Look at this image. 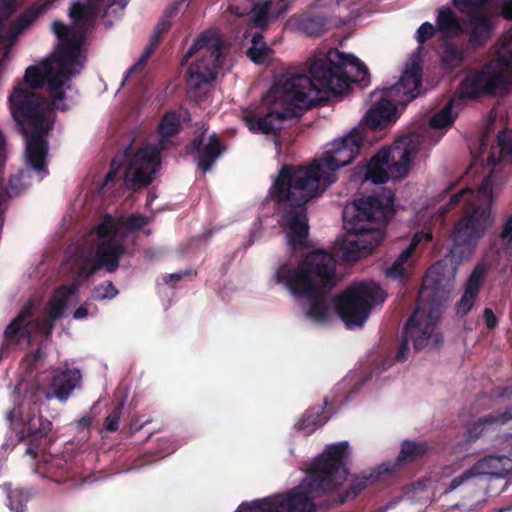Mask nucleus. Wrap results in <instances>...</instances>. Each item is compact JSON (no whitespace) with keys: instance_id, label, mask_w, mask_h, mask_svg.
<instances>
[{"instance_id":"nucleus-40","label":"nucleus","mask_w":512,"mask_h":512,"mask_svg":"<svg viewBox=\"0 0 512 512\" xmlns=\"http://www.w3.org/2000/svg\"><path fill=\"white\" fill-rule=\"evenodd\" d=\"M100 270L94 258L84 257L78 264L73 281L83 282L88 281L93 275Z\"/></svg>"},{"instance_id":"nucleus-7","label":"nucleus","mask_w":512,"mask_h":512,"mask_svg":"<svg viewBox=\"0 0 512 512\" xmlns=\"http://www.w3.org/2000/svg\"><path fill=\"white\" fill-rule=\"evenodd\" d=\"M273 279L276 284H283L287 289L332 290L336 285V260L329 252L322 249L314 250L309 252L297 267L281 265Z\"/></svg>"},{"instance_id":"nucleus-42","label":"nucleus","mask_w":512,"mask_h":512,"mask_svg":"<svg viewBox=\"0 0 512 512\" xmlns=\"http://www.w3.org/2000/svg\"><path fill=\"white\" fill-rule=\"evenodd\" d=\"M8 495L9 508L13 512H26V503L29 499L28 494L23 489H11L10 485H5Z\"/></svg>"},{"instance_id":"nucleus-37","label":"nucleus","mask_w":512,"mask_h":512,"mask_svg":"<svg viewBox=\"0 0 512 512\" xmlns=\"http://www.w3.org/2000/svg\"><path fill=\"white\" fill-rule=\"evenodd\" d=\"M493 425H501L498 411H493L492 413L478 418L475 422L470 423L467 427V440L475 441L482 435L487 426Z\"/></svg>"},{"instance_id":"nucleus-33","label":"nucleus","mask_w":512,"mask_h":512,"mask_svg":"<svg viewBox=\"0 0 512 512\" xmlns=\"http://www.w3.org/2000/svg\"><path fill=\"white\" fill-rule=\"evenodd\" d=\"M410 167L411 158L408 149L391 151L389 164L387 165L389 178L402 179L406 177Z\"/></svg>"},{"instance_id":"nucleus-57","label":"nucleus","mask_w":512,"mask_h":512,"mask_svg":"<svg viewBox=\"0 0 512 512\" xmlns=\"http://www.w3.org/2000/svg\"><path fill=\"white\" fill-rule=\"evenodd\" d=\"M92 300L89 298L87 299L81 306H79L73 313V317L75 319H84L86 318L90 312L88 310V307L91 305ZM98 312L97 306H94L93 312H91V315H95Z\"/></svg>"},{"instance_id":"nucleus-29","label":"nucleus","mask_w":512,"mask_h":512,"mask_svg":"<svg viewBox=\"0 0 512 512\" xmlns=\"http://www.w3.org/2000/svg\"><path fill=\"white\" fill-rule=\"evenodd\" d=\"M391 150L381 148L367 163L364 179L374 184H385L390 178L387 165L389 164Z\"/></svg>"},{"instance_id":"nucleus-22","label":"nucleus","mask_w":512,"mask_h":512,"mask_svg":"<svg viewBox=\"0 0 512 512\" xmlns=\"http://www.w3.org/2000/svg\"><path fill=\"white\" fill-rule=\"evenodd\" d=\"M130 254L121 239L114 236L103 241L95 252V261L100 269L105 268L108 273H114L119 268L122 256Z\"/></svg>"},{"instance_id":"nucleus-55","label":"nucleus","mask_w":512,"mask_h":512,"mask_svg":"<svg viewBox=\"0 0 512 512\" xmlns=\"http://www.w3.org/2000/svg\"><path fill=\"white\" fill-rule=\"evenodd\" d=\"M499 238L507 247L512 243V214L506 218L499 234Z\"/></svg>"},{"instance_id":"nucleus-23","label":"nucleus","mask_w":512,"mask_h":512,"mask_svg":"<svg viewBox=\"0 0 512 512\" xmlns=\"http://www.w3.org/2000/svg\"><path fill=\"white\" fill-rule=\"evenodd\" d=\"M57 0H36L22 12L7 28V36L11 41L16 40L20 34L30 28L42 15L47 13Z\"/></svg>"},{"instance_id":"nucleus-36","label":"nucleus","mask_w":512,"mask_h":512,"mask_svg":"<svg viewBox=\"0 0 512 512\" xmlns=\"http://www.w3.org/2000/svg\"><path fill=\"white\" fill-rule=\"evenodd\" d=\"M437 28L449 35H457L462 31L460 21L456 13L449 7H441L438 10Z\"/></svg>"},{"instance_id":"nucleus-18","label":"nucleus","mask_w":512,"mask_h":512,"mask_svg":"<svg viewBox=\"0 0 512 512\" xmlns=\"http://www.w3.org/2000/svg\"><path fill=\"white\" fill-rule=\"evenodd\" d=\"M51 128L52 125L21 133L26 140L27 162L32 169L37 172H47L46 158L48 155V142L45 136Z\"/></svg>"},{"instance_id":"nucleus-62","label":"nucleus","mask_w":512,"mask_h":512,"mask_svg":"<svg viewBox=\"0 0 512 512\" xmlns=\"http://www.w3.org/2000/svg\"><path fill=\"white\" fill-rule=\"evenodd\" d=\"M98 238L105 239L112 234V226L107 223H101L96 228Z\"/></svg>"},{"instance_id":"nucleus-47","label":"nucleus","mask_w":512,"mask_h":512,"mask_svg":"<svg viewBox=\"0 0 512 512\" xmlns=\"http://www.w3.org/2000/svg\"><path fill=\"white\" fill-rule=\"evenodd\" d=\"M477 298H478L477 294H474V293L468 294L467 290H464V293L462 294V296L456 306L457 315L461 316V317L467 315L474 307L475 300Z\"/></svg>"},{"instance_id":"nucleus-64","label":"nucleus","mask_w":512,"mask_h":512,"mask_svg":"<svg viewBox=\"0 0 512 512\" xmlns=\"http://www.w3.org/2000/svg\"><path fill=\"white\" fill-rule=\"evenodd\" d=\"M501 15L506 20H512V0L504 2L501 8Z\"/></svg>"},{"instance_id":"nucleus-32","label":"nucleus","mask_w":512,"mask_h":512,"mask_svg":"<svg viewBox=\"0 0 512 512\" xmlns=\"http://www.w3.org/2000/svg\"><path fill=\"white\" fill-rule=\"evenodd\" d=\"M298 29L310 37H319L328 30V19L323 14H305L297 22Z\"/></svg>"},{"instance_id":"nucleus-6","label":"nucleus","mask_w":512,"mask_h":512,"mask_svg":"<svg viewBox=\"0 0 512 512\" xmlns=\"http://www.w3.org/2000/svg\"><path fill=\"white\" fill-rule=\"evenodd\" d=\"M512 85V36L503 40L488 65L470 71L460 82L459 99H477L496 92H507Z\"/></svg>"},{"instance_id":"nucleus-25","label":"nucleus","mask_w":512,"mask_h":512,"mask_svg":"<svg viewBox=\"0 0 512 512\" xmlns=\"http://www.w3.org/2000/svg\"><path fill=\"white\" fill-rule=\"evenodd\" d=\"M428 450L429 446L426 442L405 440L401 444V449L397 458L394 461L383 465V472L395 473L403 466L415 463L422 459L428 453ZM380 473H382V471L378 474Z\"/></svg>"},{"instance_id":"nucleus-13","label":"nucleus","mask_w":512,"mask_h":512,"mask_svg":"<svg viewBox=\"0 0 512 512\" xmlns=\"http://www.w3.org/2000/svg\"><path fill=\"white\" fill-rule=\"evenodd\" d=\"M494 221L490 206H476L454 224L452 241L455 247L473 250Z\"/></svg>"},{"instance_id":"nucleus-34","label":"nucleus","mask_w":512,"mask_h":512,"mask_svg":"<svg viewBox=\"0 0 512 512\" xmlns=\"http://www.w3.org/2000/svg\"><path fill=\"white\" fill-rule=\"evenodd\" d=\"M323 404V407L318 406L309 408L297 422L296 428L300 431H304L306 434H311L318 427L323 426L329 419L324 412V408L327 405V399H324Z\"/></svg>"},{"instance_id":"nucleus-43","label":"nucleus","mask_w":512,"mask_h":512,"mask_svg":"<svg viewBox=\"0 0 512 512\" xmlns=\"http://www.w3.org/2000/svg\"><path fill=\"white\" fill-rule=\"evenodd\" d=\"M119 294V290L112 281L105 280L94 286L91 291L90 299L92 301L112 300Z\"/></svg>"},{"instance_id":"nucleus-10","label":"nucleus","mask_w":512,"mask_h":512,"mask_svg":"<svg viewBox=\"0 0 512 512\" xmlns=\"http://www.w3.org/2000/svg\"><path fill=\"white\" fill-rule=\"evenodd\" d=\"M196 55L187 71V84L197 89L201 84L212 82L221 67L225 55L223 53V41L214 32L204 31L195 40L183 57V61Z\"/></svg>"},{"instance_id":"nucleus-59","label":"nucleus","mask_w":512,"mask_h":512,"mask_svg":"<svg viewBox=\"0 0 512 512\" xmlns=\"http://www.w3.org/2000/svg\"><path fill=\"white\" fill-rule=\"evenodd\" d=\"M433 238V234L430 230H421L414 233L411 238V241L416 244V246H420L422 242L429 243Z\"/></svg>"},{"instance_id":"nucleus-56","label":"nucleus","mask_w":512,"mask_h":512,"mask_svg":"<svg viewBox=\"0 0 512 512\" xmlns=\"http://www.w3.org/2000/svg\"><path fill=\"white\" fill-rule=\"evenodd\" d=\"M498 145L501 153L508 155L512 160V139L503 131L498 135Z\"/></svg>"},{"instance_id":"nucleus-28","label":"nucleus","mask_w":512,"mask_h":512,"mask_svg":"<svg viewBox=\"0 0 512 512\" xmlns=\"http://www.w3.org/2000/svg\"><path fill=\"white\" fill-rule=\"evenodd\" d=\"M35 472L57 483L74 478L67 460L60 456H42L35 465Z\"/></svg>"},{"instance_id":"nucleus-15","label":"nucleus","mask_w":512,"mask_h":512,"mask_svg":"<svg viewBox=\"0 0 512 512\" xmlns=\"http://www.w3.org/2000/svg\"><path fill=\"white\" fill-rule=\"evenodd\" d=\"M272 188L273 184L268 192L270 199L279 205L286 204L289 206L282 214V228L286 234L288 245L292 250L307 248L310 228L306 209L308 202L296 204L286 200L280 201L273 197Z\"/></svg>"},{"instance_id":"nucleus-61","label":"nucleus","mask_w":512,"mask_h":512,"mask_svg":"<svg viewBox=\"0 0 512 512\" xmlns=\"http://www.w3.org/2000/svg\"><path fill=\"white\" fill-rule=\"evenodd\" d=\"M492 190V181L490 177H484L478 187L477 194L480 197H489Z\"/></svg>"},{"instance_id":"nucleus-2","label":"nucleus","mask_w":512,"mask_h":512,"mask_svg":"<svg viewBox=\"0 0 512 512\" xmlns=\"http://www.w3.org/2000/svg\"><path fill=\"white\" fill-rule=\"evenodd\" d=\"M348 448L346 441L328 446L313 460L299 486L262 500L242 503L237 512H316L315 500L328 508L327 496L347 480Z\"/></svg>"},{"instance_id":"nucleus-19","label":"nucleus","mask_w":512,"mask_h":512,"mask_svg":"<svg viewBox=\"0 0 512 512\" xmlns=\"http://www.w3.org/2000/svg\"><path fill=\"white\" fill-rule=\"evenodd\" d=\"M52 31L59 39V44L52 56L59 57L62 51H70L73 53V68H79L81 71L83 64L80 61L79 52L85 40V33L82 29H70L67 25L60 21L52 23Z\"/></svg>"},{"instance_id":"nucleus-14","label":"nucleus","mask_w":512,"mask_h":512,"mask_svg":"<svg viewBox=\"0 0 512 512\" xmlns=\"http://www.w3.org/2000/svg\"><path fill=\"white\" fill-rule=\"evenodd\" d=\"M437 318L433 317L432 312L425 313L417 307L406 322L399 348L395 355V360L404 362L408 359L410 341L413 342L415 350H421L427 346L435 326Z\"/></svg>"},{"instance_id":"nucleus-45","label":"nucleus","mask_w":512,"mask_h":512,"mask_svg":"<svg viewBox=\"0 0 512 512\" xmlns=\"http://www.w3.org/2000/svg\"><path fill=\"white\" fill-rule=\"evenodd\" d=\"M123 403H118L114 406L112 411L108 414V416L105 418L103 427L108 432H116L119 429V423L121 416L123 414Z\"/></svg>"},{"instance_id":"nucleus-60","label":"nucleus","mask_w":512,"mask_h":512,"mask_svg":"<svg viewBox=\"0 0 512 512\" xmlns=\"http://www.w3.org/2000/svg\"><path fill=\"white\" fill-rule=\"evenodd\" d=\"M483 318L486 327L490 330L494 329L498 325V318L491 308H485L483 312Z\"/></svg>"},{"instance_id":"nucleus-1","label":"nucleus","mask_w":512,"mask_h":512,"mask_svg":"<svg viewBox=\"0 0 512 512\" xmlns=\"http://www.w3.org/2000/svg\"><path fill=\"white\" fill-rule=\"evenodd\" d=\"M309 75L288 71L281 75L263 97L259 111L244 114L251 132L278 135L283 121L299 118L304 111L315 107L321 92L344 95L351 83L363 82L368 77L367 67L354 55L334 48L324 58L309 61Z\"/></svg>"},{"instance_id":"nucleus-41","label":"nucleus","mask_w":512,"mask_h":512,"mask_svg":"<svg viewBox=\"0 0 512 512\" xmlns=\"http://www.w3.org/2000/svg\"><path fill=\"white\" fill-rule=\"evenodd\" d=\"M441 60L445 69L452 70L462 64L463 54L456 45L448 43L443 49Z\"/></svg>"},{"instance_id":"nucleus-54","label":"nucleus","mask_w":512,"mask_h":512,"mask_svg":"<svg viewBox=\"0 0 512 512\" xmlns=\"http://www.w3.org/2000/svg\"><path fill=\"white\" fill-rule=\"evenodd\" d=\"M50 317L53 320H57L62 317L64 311L67 308V304H65L62 300L52 296L50 299Z\"/></svg>"},{"instance_id":"nucleus-39","label":"nucleus","mask_w":512,"mask_h":512,"mask_svg":"<svg viewBox=\"0 0 512 512\" xmlns=\"http://www.w3.org/2000/svg\"><path fill=\"white\" fill-rule=\"evenodd\" d=\"M454 105V100L450 99L446 105L437 113H435L429 120V125L434 129H441L450 127L454 120L455 116L452 115V108Z\"/></svg>"},{"instance_id":"nucleus-4","label":"nucleus","mask_w":512,"mask_h":512,"mask_svg":"<svg viewBox=\"0 0 512 512\" xmlns=\"http://www.w3.org/2000/svg\"><path fill=\"white\" fill-rule=\"evenodd\" d=\"M393 196L385 201L376 196L355 200L343 209L346 235L339 244L338 255L348 263L370 255L384 239V226L393 217Z\"/></svg>"},{"instance_id":"nucleus-52","label":"nucleus","mask_w":512,"mask_h":512,"mask_svg":"<svg viewBox=\"0 0 512 512\" xmlns=\"http://www.w3.org/2000/svg\"><path fill=\"white\" fill-rule=\"evenodd\" d=\"M435 34V27L430 22H424L416 32V40L419 44H424Z\"/></svg>"},{"instance_id":"nucleus-31","label":"nucleus","mask_w":512,"mask_h":512,"mask_svg":"<svg viewBox=\"0 0 512 512\" xmlns=\"http://www.w3.org/2000/svg\"><path fill=\"white\" fill-rule=\"evenodd\" d=\"M506 456L488 455L479 459L476 463L469 468V473L472 476L490 475L502 477L506 471L504 461Z\"/></svg>"},{"instance_id":"nucleus-8","label":"nucleus","mask_w":512,"mask_h":512,"mask_svg":"<svg viewBox=\"0 0 512 512\" xmlns=\"http://www.w3.org/2000/svg\"><path fill=\"white\" fill-rule=\"evenodd\" d=\"M181 130L180 117L175 111L166 112L158 125L161 137L160 148L148 146L140 148L128 162L124 171V184L128 190L137 192L148 187L160 169V150H164L165 141L177 135Z\"/></svg>"},{"instance_id":"nucleus-63","label":"nucleus","mask_w":512,"mask_h":512,"mask_svg":"<svg viewBox=\"0 0 512 512\" xmlns=\"http://www.w3.org/2000/svg\"><path fill=\"white\" fill-rule=\"evenodd\" d=\"M498 411V417L500 418V424H506L512 420V404L507 406L504 411Z\"/></svg>"},{"instance_id":"nucleus-35","label":"nucleus","mask_w":512,"mask_h":512,"mask_svg":"<svg viewBox=\"0 0 512 512\" xmlns=\"http://www.w3.org/2000/svg\"><path fill=\"white\" fill-rule=\"evenodd\" d=\"M100 11L98 0H90L86 3L76 2L69 9V16L77 24L93 22Z\"/></svg>"},{"instance_id":"nucleus-46","label":"nucleus","mask_w":512,"mask_h":512,"mask_svg":"<svg viewBox=\"0 0 512 512\" xmlns=\"http://www.w3.org/2000/svg\"><path fill=\"white\" fill-rule=\"evenodd\" d=\"M271 49L267 46L266 43H262L261 45H251L247 50V56L249 59L255 64H262L267 57Z\"/></svg>"},{"instance_id":"nucleus-30","label":"nucleus","mask_w":512,"mask_h":512,"mask_svg":"<svg viewBox=\"0 0 512 512\" xmlns=\"http://www.w3.org/2000/svg\"><path fill=\"white\" fill-rule=\"evenodd\" d=\"M30 315V309L26 308L8 324L4 331V338L8 343L19 344L30 337L28 328Z\"/></svg>"},{"instance_id":"nucleus-53","label":"nucleus","mask_w":512,"mask_h":512,"mask_svg":"<svg viewBox=\"0 0 512 512\" xmlns=\"http://www.w3.org/2000/svg\"><path fill=\"white\" fill-rule=\"evenodd\" d=\"M147 224H148L147 217L140 215V214H136V215H132V216L128 217L124 223V226L129 231H136V230L142 229Z\"/></svg>"},{"instance_id":"nucleus-16","label":"nucleus","mask_w":512,"mask_h":512,"mask_svg":"<svg viewBox=\"0 0 512 512\" xmlns=\"http://www.w3.org/2000/svg\"><path fill=\"white\" fill-rule=\"evenodd\" d=\"M52 422L41 414L31 413L23 420V428L18 432L19 440L27 442L26 454L37 458L46 450V440L52 430Z\"/></svg>"},{"instance_id":"nucleus-24","label":"nucleus","mask_w":512,"mask_h":512,"mask_svg":"<svg viewBox=\"0 0 512 512\" xmlns=\"http://www.w3.org/2000/svg\"><path fill=\"white\" fill-rule=\"evenodd\" d=\"M254 7L249 11L253 25L261 30L267 28L270 21L283 16L288 8V3L274 2L273 0H254Z\"/></svg>"},{"instance_id":"nucleus-3","label":"nucleus","mask_w":512,"mask_h":512,"mask_svg":"<svg viewBox=\"0 0 512 512\" xmlns=\"http://www.w3.org/2000/svg\"><path fill=\"white\" fill-rule=\"evenodd\" d=\"M362 129L353 128L346 136L335 140L319 162L308 167L283 165L273 181L272 195L280 201L303 204L321 195L334 179L329 172L349 165L364 143L370 144Z\"/></svg>"},{"instance_id":"nucleus-27","label":"nucleus","mask_w":512,"mask_h":512,"mask_svg":"<svg viewBox=\"0 0 512 512\" xmlns=\"http://www.w3.org/2000/svg\"><path fill=\"white\" fill-rule=\"evenodd\" d=\"M376 478L377 475L374 473H361L356 475L344 491H340V488L343 485V483H341L333 493L327 496V507L342 505L355 499L368 485L372 484Z\"/></svg>"},{"instance_id":"nucleus-50","label":"nucleus","mask_w":512,"mask_h":512,"mask_svg":"<svg viewBox=\"0 0 512 512\" xmlns=\"http://www.w3.org/2000/svg\"><path fill=\"white\" fill-rule=\"evenodd\" d=\"M254 0H228L229 9L238 17L246 16L254 7Z\"/></svg>"},{"instance_id":"nucleus-49","label":"nucleus","mask_w":512,"mask_h":512,"mask_svg":"<svg viewBox=\"0 0 512 512\" xmlns=\"http://www.w3.org/2000/svg\"><path fill=\"white\" fill-rule=\"evenodd\" d=\"M386 274L390 278L399 279L403 282L407 281L410 277L408 267L396 259L393 262V264L387 269Z\"/></svg>"},{"instance_id":"nucleus-58","label":"nucleus","mask_w":512,"mask_h":512,"mask_svg":"<svg viewBox=\"0 0 512 512\" xmlns=\"http://www.w3.org/2000/svg\"><path fill=\"white\" fill-rule=\"evenodd\" d=\"M472 476L471 473H469V469L463 472L460 476H457L453 478L449 484V486L445 489V493L452 492L456 488H458L460 485H462L466 480L470 479Z\"/></svg>"},{"instance_id":"nucleus-44","label":"nucleus","mask_w":512,"mask_h":512,"mask_svg":"<svg viewBox=\"0 0 512 512\" xmlns=\"http://www.w3.org/2000/svg\"><path fill=\"white\" fill-rule=\"evenodd\" d=\"M178 8L177 6L170 7L165 14L159 19L157 25L153 30V34L151 36H157V39L161 40L163 34L168 32L172 25L171 18L176 14Z\"/></svg>"},{"instance_id":"nucleus-12","label":"nucleus","mask_w":512,"mask_h":512,"mask_svg":"<svg viewBox=\"0 0 512 512\" xmlns=\"http://www.w3.org/2000/svg\"><path fill=\"white\" fill-rule=\"evenodd\" d=\"M8 100L11 114L21 133L52 125L49 115L53 109H57L52 104V99L48 101L40 94L18 84Z\"/></svg>"},{"instance_id":"nucleus-17","label":"nucleus","mask_w":512,"mask_h":512,"mask_svg":"<svg viewBox=\"0 0 512 512\" xmlns=\"http://www.w3.org/2000/svg\"><path fill=\"white\" fill-rule=\"evenodd\" d=\"M226 146L216 133H212L204 144V132H201L187 146V152L194 157L198 168L209 172L219 157L225 152Z\"/></svg>"},{"instance_id":"nucleus-48","label":"nucleus","mask_w":512,"mask_h":512,"mask_svg":"<svg viewBox=\"0 0 512 512\" xmlns=\"http://www.w3.org/2000/svg\"><path fill=\"white\" fill-rule=\"evenodd\" d=\"M81 287V282H78V281H72L71 284L69 285H61L59 286L53 296H55L56 298L62 300L65 304H68V299L72 296V295H75L79 289Z\"/></svg>"},{"instance_id":"nucleus-9","label":"nucleus","mask_w":512,"mask_h":512,"mask_svg":"<svg viewBox=\"0 0 512 512\" xmlns=\"http://www.w3.org/2000/svg\"><path fill=\"white\" fill-rule=\"evenodd\" d=\"M73 61L72 52L62 51L59 57L51 56L39 66H29L24 74V82L30 90L46 86L54 107L67 111L69 106L64 102L66 90L71 89V79L80 73L79 68H73Z\"/></svg>"},{"instance_id":"nucleus-20","label":"nucleus","mask_w":512,"mask_h":512,"mask_svg":"<svg viewBox=\"0 0 512 512\" xmlns=\"http://www.w3.org/2000/svg\"><path fill=\"white\" fill-rule=\"evenodd\" d=\"M470 33L468 42L473 48L484 47L494 34L496 19L494 16L478 9L468 13Z\"/></svg>"},{"instance_id":"nucleus-26","label":"nucleus","mask_w":512,"mask_h":512,"mask_svg":"<svg viewBox=\"0 0 512 512\" xmlns=\"http://www.w3.org/2000/svg\"><path fill=\"white\" fill-rule=\"evenodd\" d=\"M296 298H306L310 302L307 311L308 316L315 322H324L328 319L327 296L331 290L328 288H317L315 291L305 289H288Z\"/></svg>"},{"instance_id":"nucleus-38","label":"nucleus","mask_w":512,"mask_h":512,"mask_svg":"<svg viewBox=\"0 0 512 512\" xmlns=\"http://www.w3.org/2000/svg\"><path fill=\"white\" fill-rule=\"evenodd\" d=\"M487 272L488 265L486 262L480 261L475 265L465 284V290H467L468 294L474 293L479 295Z\"/></svg>"},{"instance_id":"nucleus-11","label":"nucleus","mask_w":512,"mask_h":512,"mask_svg":"<svg viewBox=\"0 0 512 512\" xmlns=\"http://www.w3.org/2000/svg\"><path fill=\"white\" fill-rule=\"evenodd\" d=\"M385 292L374 282L352 283L335 299V309L346 327H361L374 305L385 301Z\"/></svg>"},{"instance_id":"nucleus-21","label":"nucleus","mask_w":512,"mask_h":512,"mask_svg":"<svg viewBox=\"0 0 512 512\" xmlns=\"http://www.w3.org/2000/svg\"><path fill=\"white\" fill-rule=\"evenodd\" d=\"M81 378V372L76 368L54 371L46 396L48 398L55 397L59 401L65 402L73 390L79 386Z\"/></svg>"},{"instance_id":"nucleus-5","label":"nucleus","mask_w":512,"mask_h":512,"mask_svg":"<svg viewBox=\"0 0 512 512\" xmlns=\"http://www.w3.org/2000/svg\"><path fill=\"white\" fill-rule=\"evenodd\" d=\"M422 65L419 60L408 63L394 85L383 90L381 98L367 111L356 128L362 129L365 138L370 133L382 131L392 125L399 117L398 107L406 106L422 93Z\"/></svg>"},{"instance_id":"nucleus-51","label":"nucleus","mask_w":512,"mask_h":512,"mask_svg":"<svg viewBox=\"0 0 512 512\" xmlns=\"http://www.w3.org/2000/svg\"><path fill=\"white\" fill-rule=\"evenodd\" d=\"M465 195L473 196L474 191L470 188H464L452 194L449 198V202L441 207V212L447 213L450 210L454 209L462 201Z\"/></svg>"}]
</instances>
